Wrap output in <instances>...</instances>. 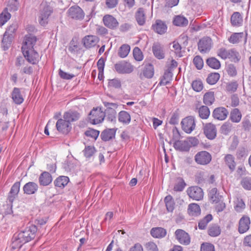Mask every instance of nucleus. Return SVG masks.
I'll return each mask as SVG.
<instances>
[{
  "label": "nucleus",
  "instance_id": "obj_3",
  "mask_svg": "<svg viewBox=\"0 0 251 251\" xmlns=\"http://www.w3.org/2000/svg\"><path fill=\"white\" fill-rule=\"evenodd\" d=\"M217 55L221 58L226 60L229 59L231 61L237 63L240 59L239 53L235 49L226 50L224 48H221L217 50Z\"/></svg>",
  "mask_w": 251,
  "mask_h": 251
},
{
  "label": "nucleus",
  "instance_id": "obj_52",
  "mask_svg": "<svg viewBox=\"0 0 251 251\" xmlns=\"http://www.w3.org/2000/svg\"><path fill=\"white\" fill-rule=\"evenodd\" d=\"M220 76L219 73H211L208 75L206 78L207 82L210 85L215 84L219 79Z\"/></svg>",
  "mask_w": 251,
  "mask_h": 251
},
{
  "label": "nucleus",
  "instance_id": "obj_41",
  "mask_svg": "<svg viewBox=\"0 0 251 251\" xmlns=\"http://www.w3.org/2000/svg\"><path fill=\"white\" fill-rule=\"evenodd\" d=\"M203 103L206 105H211L215 101L214 93L213 92H206L203 96Z\"/></svg>",
  "mask_w": 251,
  "mask_h": 251
},
{
  "label": "nucleus",
  "instance_id": "obj_28",
  "mask_svg": "<svg viewBox=\"0 0 251 251\" xmlns=\"http://www.w3.org/2000/svg\"><path fill=\"white\" fill-rule=\"evenodd\" d=\"M115 133L116 130L115 129H107L101 132L100 137L103 141H108L115 137Z\"/></svg>",
  "mask_w": 251,
  "mask_h": 251
},
{
  "label": "nucleus",
  "instance_id": "obj_8",
  "mask_svg": "<svg viewBox=\"0 0 251 251\" xmlns=\"http://www.w3.org/2000/svg\"><path fill=\"white\" fill-rule=\"evenodd\" d=\"M187 193L189 197L194 200L200 201L203 197V192L199 186L189 187L187 190Z\"/></svg>",
  "mask_w": 251,
  "mask_h": 251
},
{
  "label": "nucleus",
  "instance_id": "obj_7",
  "mask_svg": "<svg viewBox=\"0 0 251 251\" xmlns=\"http://www.w3.org/2000/svg\"><path fill=\"white\" fill-rule=\"evenodd\" d=\"M181 124L183 130L187 133H190L196 126L194 117L191 116L184 118Z\"/></svg>",
  "mask_w": 251,
  "mask_h": 251
},
{
  "label": "nucleus",
  "instance_id": "obj_12",
  "mask_svg": "<svg viewBox=\"0 0 251 251\" xmlns=\"http://www.w3.org/2000/svg\"><path fill=\"white\" fill-rule=\"evenodd\" d=\"M25 58L32 64H36L39 61V55L34 50H27L22 51Z\"/></svg>",
  "mask_w": 251,
  "mask_h": 251
},
{
  "label": "nucleus",
  "instance_id": "obj_37",
  "mask_svg": "<svg viewBox=\"0 0 251 251\" xmlns=\"http://www.w3.org/2000/svg\"><path fill=\"white\" fill-rule=\"evenodd\" d=\"M242 114L238 108H234L230 113V119L234 123H239L241 119Z\"/></svg>",
  "mask_w": 251,
  "mask_h": 251
},
{
  "label": "nucleus",
  "instance_id": "obj_63",
  "mask_svg": "<svg viewBox=\"0 0 251 251\" xmlns=\"http://www.w3.org/2000/svg\"><path fill=\"white\" fill-rule=\"evenodd\" d=\"M19 3L17 0H11L8 5V10L10 11H15L18 10Z\"/></svg>",
  "mask_w": 251,
  "mask_h": 251
},
{
  "label": "nucleus",
  "instance_id": "obj_14",
  "mask_svg": "<svg viewBox=\"0 0 251 251\" xmlns=\"http://www.w3.org/2000/svg\"><path fill=\"white\" fill-rule=\"evenodd\" d=\"M69 16L76 20L82 19L84 17V13L82 9L78 6L70 7L68 10Z\"/></svg>",
  "mask_w": 251,
  "mask_h": 251
},
{
  "label": "nucleus",
  "instance_id": "obj_21",
  "mask_svg": "<svg viewBox=\"0 0 251 251\" xmlns=\"http://www.w3.org/2000/svg\"><path fill=\"white\" fill-rule=\"evenodd\" d=\"M11 98L13 102L16 104H21L24 100L20 89L17 87L13 88L11 93Z\"/></svg>",
  "mask_w": 251,
  "mask_h": 251
},
{
  "label": "nucleus",
  "instance_id": "obj_38",
  "mask_svg": "<svg viewBox=\"0 0 251 251\" xmlns=\"http://www.w3.org/2000/svg\"><path fill=\"white\" fill-rule=\"evenodd\" d=\"M188 213L189 215L197 216L201 213V208L200 206L196 203H191L189 204L188 208Z\"/></svg>",
  "mask_w": 251,
  "mask_h": 251
},
{
  "label": "nucleus",
  "instance_id": "obj_30",
  "mask_svg": "<svg viewBox=\"0 0 251 251\" xmlns=\"http://www.w3.org/2000/svg\"><path fill=\"white\" fill-rule=\"evenodd\" d=\"M166 230L162 227H154L151 230V234L153 237L160 238L165 236Z\"/></svg>",
  "mask_w": 251,
  "mask_h": 251
},
{
  "label": "nucleus",
  "instance_id": "obj_23",
  "mask_svg": "<svg viewBox=\"0 0 251 251\" xmlns=\"http://www.w3.org/2000/svg\"><path fill=\"white\" fill-rule=\"evenodd\" d=\"M174 147L179 151H188L190 150V145L186 140H178L174 143Z\"/></svg>",
  "mask_w": 251,
  "mask_h": 251
},
{
  "label": "nucleus",
  "instance_id": "obj_26",
  "mask_svg": "<svg viewBox=\"0 0 251 251\" xmlns=\"http://www.w3.org/2000/svg\"><path fill=\"white\" fill-rule=\"evenodd\" d=\"M152 29L156 33L159 34L164 33L167 30L166 25L160 20H157L155 21L154 24L152 25Z\"/></svg>",
  "mask_w": 251,
  "mask_h": 251
},
{
  "label": "nucleus",
  "instance_id": "obj_16",
  "mask_svg": "<svg viewBox=\"0 0 251 251\" xmlns=\"http://www.w3.org/2000/svg\"><path fill=\"white\" fill-rule=\"evenodd\" d=\"M228 115L227 110L224 107L216 108L213 111L212 116L215 119L220 121L225 120Z\"/></svg>",
  "mask_w": 251,
  "mask_h": 251
},
{
  "label": "nucleus",
  "instance_id": "obj_1",
  "mask_svg": "<svg viewBox=\"0 0 251 251\" xmlns=\"http://www.w3.org/2000/svg\"><path fill=\"white\" fill-rule=\"evenodd\" d=\"M37 231V228L36 226L30 225L18 234H15L12 238V249H19L24 244L33 239Z\"/></svg>",
  "mask_w": 251,
  "mask_h": 251
},
{
  "label": "nucleus",
  "instance_id": "obj_18",
  "mask_svg": "<svg viewBox=\"0 0 251 251\" xmlns=\"http://www.w3.org/2000/svg\"><path fill=\"white\" fill-rule=\"evenodd\" d=\"M204 133L209 139H213L216 136V128L215 126L211 123L206 124L204 127Z\"/></svg>",
  "mask_w": 251,
  "mask_h": 251
},
{
  "label": "nucleus",
  "instance_id": "obj_39",
  "mask_svg": "<svg viewBox=\"0 0 251 251\" xmlns=\"http://www.w3.org/2000/svg\"><path fill=\"white\" fill-rule=\"evenodd\" d=\"M69 178L66 176H60L57 177L54 181V184L56 187L63 188L69 182Z\"/></svg>",
  "mask_w": 251,
  "mask_h": 251
},
{
  "label": "nucleus",
  "instance_id": "obj_31",
  "mask_svg": "<svg viewBox=\"0 0 251 251\" xmlns=\"http://www.w3.org/2000/svg\"><path fill=\"white\" fill-rule=\"evenodd\" d=\"M118 121L124 125H128L131 121L130 115L126 111H121L118 114Z\"/></svg>",
  "mask_w": 251,
  "mask_h": 251
},
{
  "label": "nucleus",
  "instance_id": "obj_36",
  "mask_svg": "<svg viewBox=\"0 0 251 251\" xmlns=\"http://www.w3.org/2000/svg\"><path fill=\"white\" fill-rule=\"evenodd\" d=\"M174 25L179 26H185L188 24V20L183 16H176L173 20Z\"/></svg>",
  "mask_w": 251,
  "mask_h": 251
},
{
  "label": "nucleus",
  "instance_id": "obj_32",
  "mask_svg": "<svg viewBox=\"0 0 251 251\" xmlns=\"http://www.w3.org/2000/svg\"><path fill=\"white\" fill-rule=\"evenodd\" d=\"M221 227L217 224H211L208 227V234L211 237H217L221 234Z\"/></svg>",
  "mask_w": 251,
  "mask_h": 251
},
{
  "label": "nucleus",
  "instance_id": "obj_42",
  "mask_svg": "<svg viewBox=\"0 0 251 251\" xmlns=\"http://www.w3.org/2000/svg\"><path fill=\"white\" fill-rule=\"evenodd\" d=\"M206 63L208 66L214 69H219L221 67L220 61L214 57L207 58Z\"/></svg>",
  "mask_w": 251,
  "mask_h": 251
},
{
  "label": "nucleus",
  "instance_id": "obj_19",
  "mask_svg": "<svg viewBox=\"0 0 251 251\" xmlns=\"http://www.w3.org/2000/svg\"><path fill=\"white\" fill-rule=\"evenodd\" d=\"M99 41V38L94 35L85 36L82 40L84 46L87 49L95 46Z\"/></svg>",
  "mask_w": 251,
  "mask_h": 251
},
{
  "label": "nucleus",
  "instance_id": "obj_10",
  "mask_svg": "<svg viewBox=\"0 0 251 251\" xmlns=\"http://www.w3.org/2000/svg\"><path fill=\"white\" fill-rule=\"evenodd\" d=\"M57 130L63 134H68L72 129L71 124L65 119H59L56 122Z\"/></svg>",
  "mask_w": 251,
  "mask_h": 251
},
{
  "label": "nucleus",
  "instance_id": "obj_50",
  "mask_svg": "<svg viewBox=\"0 0 251 251\" xmlns=\"http://www.w3.org/2000/svg\"><path fill=\"white\" fill-rule=\"evenodd\" d=\"M232 124L229 122H225L221 127V132L222 134L227 135L232 130Z\"/></svg>",
  "mask_w": 251,
  "mask_h": 251
},
{
  "label": "nucleus",
  "instance_id": "obj_20",
  "mask_svg": "<svg viewBox=\"0 0 251 251\" xmlns=\"http://www.w3.org/2000/svg\"><path fill=\"white\" fill-rule=\"evenodd\" d=\"M20 182H15L12 186L8 197V200L11 203L13 202V201L17 197L20 191Z\"/></svg>",
  "mask_w": 251,
  "mask_h": 251
},
{
  "label": "nucleus",
  "instance_id": "obj_17",
  "mask_svg": "<svg viewBox=\"0 0 251 251\" xmlns=\"http://www.w3.org/2000/svg\"><path fill=\"white\" fill-rule=\"evenodd\" d=\"M103 22L105 26L111 29H116L119 25L116 19L110 15H105L103 18Z\"/></svg>",
  "mask_w": 251,
  "mask_h": 251
},
{
  "label": "nucleus",
  "instance_id": "obj_49",
  "mask_svg": "<svg viewBox=\"0 0 251 251\" xmlns=\"http://www.w3.org/2000/svg\"><path fill=\"white\" fill-rule=\"evenodd\" d=\"M186 184L181 177H178L176 180V184L174 187V190L176 192L182 191Z\"/></svg>",
  "mask_w": 251,
  "mask_h": 251
},
{
  "label": "nucleus",
  "instance_id": "obj_59",
  "mask_svg": "<svg viewBox=\"0 0 251 251\" xmlns=\"http://www.w3.org/2000/svg\"><path fill=\"white\" fill-rule=\"evenodd\" d=\"M226 71L229 75L233 77L237 75V70L235 66L232 64H228L226 68Z\"/></svg>",
  "mask_w": 251,
  "mask_h": 251
},
{
  "label": "nucleus",
  "instance_id": "obj_33",
  "mask_svg": "<svg viewBox=\"0 0 251 251\" xmlns=\"http://www.w3.org/2000/svg\"><path fill=\"white\" fill-rule=\"evenodd\" d=\"M208 197L210 201L213 203L219 201L223 198V197L217 192L216 188H213L209 190Z\"/></svg>",
  "mask_w": 251,
  "mask_h": 251
},
{
  "label": "nucleus",
  "instance_id": "obj_27",
  "mask_svg": "<svg viewBox=\"0 0 251 251\" xmlns=\"http://www.w3.org/2000/svg\"><path fill=\"white\" fill-rule=\"evenodd\" d=\"M52 180L51 175L46 171L43 172L39 177V182L40 185L44 186L49 185L51 182Z\"/></svg>",
  "mask_w": 251,
  "mask_h": 251
},
{
  "label": "nucleus",
  "instance_id": "obj_4",
  "mask_svg": "<svg viewBox=\"0 0 251 251\" xmlns=\"http://www.w3.org/2000/svg\"><path fill=\"white\" fill-rule=\"evenodd\" d=\"M105 117V114L101 108H94L89 114V119L91 123L96 125L102 122Z\"/></svg>",
  "mask_w": 251,
  "mask_h": 251
},
{
  "label": "nucleus",
  "instance_id": "obj_13",
  "mask_svg": "<svg viewBox=\"0 0 251 251\" xmlns=\"http://www.w3.org/2000/svg\"><path fill=\"white\" fill-rule=\"evenodd\" d=\"M37 38L35 36L29 34L25 37V41L22 47V50L25 51L27 50H34V46L36 44Z\"/></svg>",
  "mask_w": 251,
  "mask_h": 251
},
{
  "label": "nucleus",
  "instance_id": "obj_43",
  "mask_svg": "<svg viewBox=\"0 0 251 251\" xmlns=\"http://www.w3.org/2000/svg\"><path fill=\"white\" fill-rule=\"evenodd\" d=\"M105 114L106 119L110 122H115L116 120V111L114 108L109 107L108 109H106L105 111L103 112Z\"/></svg>",
  "mask_w": 251,
  "mask_h": 251
},
{
  "label": "nucleus",
  "instance_id": "obj_64",
  "mask_svg": "<svg viewBox=\"0 0 251 251\" xmlns=\"http://www.w3.org/2000/svg\"><path fill=\"white\" fill-rule=\"evenodd\" d=\"M201 251H215L214 246L211 243H203L201 245Z\"/></svg>",
  "mask_w": 251,
  "mask_h": 251
},
{
  "label": "nucleus",
  "instance_id": "obj_46",
  "mask_svg": "<svg viewBox=\"0 0 251 251\" xmlns=\"http://www.w3.org/2000/svg\"><path fill=\"white\" fill-rule=\"evenodd\" d=\"M213 217L211 214H208L203 219L201 220L198 224V226L200 229H204L207 224L212 220Z\"/></svg>",
  "mask_w": 251,
  "mask_h": 251
},
{
  "label": "nucleus",
  "instance_id": "obj_11",
  "mask_svg": "<svg viewBox=\"0 0 251 251\" xmlns=\"http://www.w3.org/2000/svg\"><path fill=\"white\" fill-rule=\"evenodd\" d=\"M115 69L119 74H129L133 71V66L124 61L115 64Z\"/></svg>",
  "mask_w": 251,
  "mask_h": 251
},
{
  "label": "nucleus",
  "instance_id": "obj_2",
  "mask_svg": "<svg viewBox=\"0 0 251 251\" xmlns=\"http://www.w3.org/2000/svg\"><path fill=\"white\" fill-rule=\"evenodd\" d=\"M53 12L52 7L47 1H43L39 6L38 21L39 24L45 26L48 23V19Z\"/></svg>",
  "mask_w": 251,
  "mask_h": 251
},
{
  "label": "nucleus",
  "instance_id": "obj_48",
  "mask_svg": "<svg viewBox=\"0 0 251 251\" xmlns=\"http://www.w3.org/2000/svg\"><path fill=\"white\" fill-rule=\"evenodd\" d=\"M200 117L203 119H207L210 115V110L209 108L204 105L201 106L198 110Z\"/></svg>",
  "mask_w": 251,
  "mask_h": 251
},
{
  "label": "nucleus",
  "instance_id": "obj_55",
  "mask_svg": "<svg viewBox=\"0 0 251 251\" xmlns=\"http://www.w3.org/2000/svg\"><path fill=\"white\" fill-rule=\"evenodd\" d=\"M241 184L245 189L251 190V177L249 176L243 177L241 181Z\"/></svg>",
  "mask_w": 251,
  "mask_h": 251
},
{
  "label": "nucleus",
  "instance_id": "obj_22",
  "mask_svg": "<svg viewBox=\"0 0 251 251\" xmlns=\"http://www.w3.org/2000/svg\"><path fill=\"white\" fill-rule=\"evenodd\" d=\"M152 51L155 57L158 59H161L165 57L163 47L159 43L153 44Z\"/></svg>",
  "mask_w": 251,
  "mask_h": 251
},
{
  "label": "nucleus",
  "instance_id": "obj_58",
  "mask_svg": "<svg viewBox=\"0 0 251 251\" xmlns=\"http://www.w3.org/2000/svg\"><path fill=\"white\" fill-rule=\"evenodd\" d=\"M99 131L92 128H89L85 132L86 136L88 137H91L95 140L97 139L99 135Z\"/></svg>",
  "mask_w": 251,
  "mask_h": 251
},
{
  "label": "nucleus",
  "instance_id": "obj_61",
  "mask_svg": "<svg viewBox=\"0 0 251 251\" xmlns=\"http://www.w3.org/2000/svg\"><path fill=\"white\" fill-rule=\"evenodd\" d=\"M18 28V25L16 23H14L11 25L6 29L4 34L6 35H9L13 36V34L15 32Z\"/></svg>",
  "mask_w": 251,
  "mask_h": 251
},
{
  "label": "nucleus",
  "instance_id": "obj_5",
  "mask_svg": "<svg viewBox=\"0 0 251 251\" xmlns=\"http://www.w3.org/2000/svg\"><path fill=\"white\" fill-rule=\"evenodd\" d=\"M212 45L211 39L208 37H204L200 39L198 43V50L201 53H207L210 50Z\"/></svg>",
  "mask_w": 251,
  "mask_h": 251
},
{
  "label": "nucleus",
  "instance_id": "obj_15",
  "mask_svg": "<svg viewBox=\"0 0 251 251\" xmlns=\"http://www.w3.org/2000/svg\"><path fill=\"white\" fill-rule=\"evenodd\" d=\"M251 220L247 216H243L239 220L238 224V231L240 233L247 232L250 228Z\"/></svg>",
  "mask_w": 251,
  "mask_h": 251
},
{
  "label": "nucleus",
  "instance_id": "obj_45",
  "mask_svg": "<svg viewBox=\"0 0 251 251\" xmlns=\"http://www.w3.org/2000/svg\"><path fill=\"white\" fill-rule=\"evenodd\" d=\"M231 23L233 26H239L242 22V18L239 12H234L230 19Z\"/></svg>",
  "mask_w": 251,
  "mask_h": 251
},
{
  "label": "nucleus",
  "instance_id": "obj_53",
  "mask_svg": "<svg viewBox=\"0 0 251 251\" xmlns=\"http://www.w3.org/2000/svg\"><path fill=\"white\" fill-rule=\"evenodd\" d=\"M130 49V47L128 45H123L119 49L118 55L122 58L126 57L129 53Z\"/></svg>",
  "mask_w": 251,
  "mask_h": 251
},
{
  "label": "nucleus",
  "instance_id": "obj_6",
  "mask_svg": "<svg viewBox=\"0 0 251 251\" xmlns=\"http://www.w3.org/2000/svg\"><path fill=\"white\" fill-rule=\"evenodd\" d=\"M211 154L206 151H201L198 152L195 156V161L200 165H206L211 161Z\"/></svg>",
  "mask_w": 251,
  "mask_h": 251
},
{
  "label": "nucleus",
  "instance_id": "obj_40",
  "mask_svg": "<svg viewBox=\"0 0 251 251\" xmlns=\"http://www.w3.org/2000/svg\"><path fill=\"white\" fill-rule=\"evenodd\" d=\"M166 209L169 212L173 211L175 208V202L173 197L171 195L167 196L164 199Z\"/></svg>",
  "mask_w": 251,
  "mask_h": 251
},
{
  "label": "nucleus",
  "instance_id": "obj_54",
  "mask_svg": "<svg viewBox=\"0 0 251 251\" xmlns=\"http://www.w3.org/2000/svg\"><path fill=\"white\" fill-rule=\"evenodd\" d=\"M248 155L247 149L244 147H239L236 152V156L238 159H241L246 158Z\"/></svg>",
  "mask_w": 251,
  "mask_h": 251
},
{
  "label": "nucleus",
  "instance_id": "obj_51",
  "mask_svg": "<svg viewBox=\"0 0 251 251\" xmlns=\"http://www.w3.org/2000/svg\"><path fill=\"white\" fill-rule=\"evenodd\" d=\"M243 33H235L232 34L228 39L230 43L237 44L239 43L243 37Z\"/></svg>",
  "mask_w": 251,
  "mask_h": 251
},
{
  "label": "nucleus",
  "instance_id": "obj_25",
  "mask_svg": "<svg viewBox=\"0 0 251 251\" xmlns=\"http://www.w3.org/2000/svg\"><path fill=\"white\" fill-rule=\"evenodd\" d=\"M63 118L67 120L70 124L77 121L80 118V114L76 111L70 110L64 113Z\"/></svg>",
  "mask_w": 251,
  "mask_h": 251
},
{
  "label": "nucleus",
  "instance_id": "obj_57",
  "mask_svg": "<svg viewBox=\"0 0 251 251\" xmlns=\"http://www.w3.org/2000/svg\"><path fill=\"white\" fill-rule=\"evenodd\" d=\"M193 63L198 70H201L203 66V61L200 55L196 56L193 59Z\"/></svg>",
  "mask_w": 251,
  "mask_h": 251
},
{
  "label": "nucleus",
  "instance_id": "obj_47",
  "mask_svg": "<svg viewBox=\"0 0 251 251\" xmlns=\"http://www.w3.org/2000/svg\"><path fill=\"white\" fill-rule=\"evenodd\" d=\"M11 18V14L8 11V8H5L0 14V26H2Z\"/></svg>",
  "mask_w": 251,
  "mask_h": 251
},
{
  "label": "nucleus",
  "instance_id": "obj_56",
  "mask_svg": "<svg viewBox=\"0 0 251 251\" xmlns=\"http://www.w3.org/2000/svg\"><path fill=\"white\" fill-rule=\"evenodd\" d=\"M96 149L95 147L91 146H86L85 149L83 150L84 154L87 158L92 157Z\"/></svg>",
  "mask_w": 251,
  "mask_h": 251
},
{
  "label": "nucleus",
  "instance_id": "obj_34",
  "mask_svg": "<svg viewBox=\"0 0 251 251\" xmlns=\"http://www.w3.org/2000/svg\"><path fill=\"white\" fill-rule=\"evenodd\" d=\"M136 20L140 25H143L145 23V11L143 8H139L138 9L135 13Z\"/></svg>",
  "mask_w": 251,
  "mask_h": 251
},
{
  "label": "nucleus",
  "instance_id": "obj_44",
  "mask_svg": "<svg viewBox=\"0 0 251 251\" xmlns=\"http://www.w3.org/2000/svg\"><path fill=\"white\" fill-rule=\"evenodd\" d=\"M14 36L4 34L2 40V47L3 50H6L10 46Z\"/></svg>",
  "mask_w": 251,
  "mask_h": 251
},
{
  "label": "nucleus",
  "instance_id": "obj_24",
  "mask_svg": "<svg viewBox=\"0 0 251 251\" xmlns=\"http://www.w3.org/2000/svg\"><path fill=\"white\" fill-rule=\"evenodd\" d=\"M38 189V185L34 182H28L23 187L24 193L27 195H32L35 194Z\"/></svg>",
  "mask_w": 251,
  "mask_h": 251
},
{
  "label": "nucleus",
  "instance_id": "obj_29",
  "mask_svg": "<svg viewBox=\"0 0 251 251\" xmlns=\"http://www.w3.org/2000/svg\"><path fill=\"white\" fill-rule=\"evenodd\" d=\"M142 74L146 78H152L154 75L153 66L151 63L146 64L143 69Z\"/></svg>",
  "mask_w": 251,
  "mask_h": 251
},
{
  "label": "nucleus",
  "instance_id": "obj_9",
  "mask_svg": "<svg viewBox=\"0 0 251 251\" xmlns=\"http://www.w3.org/2000/svg\"><path fill=\"white\" fill-rule=\"evenodd\" d=\"M175 235L176 238L180 244L185 246L190 244L191 238L188 233L184 230L178 229L175 231Z\"/></svg>",
  "mask_w": 251,
  "mask_h": 251
},
{
  "label": "nucleus",
  "instance_id": "obj_62",
  "mask_svg": "<svg viewBox=\"0 0 251 251\" xmlns=\"http://www.w3.org/2000/svg\"><path fill=\"white\" fill-rule=\"evenodd\" d=\"M133 55L135 59L137 61H141L143 59V56L140 49L138 47H135L133 50Z\"/></svg>",
  "mask_w": 251,
  "mask_h": 251
},
{
  "label": "nucleus",
  "instance_id": "obj_60",
  "mask_svg": "<svg viewBox=\"0 0 251 251\" xmlns=\"http://www.w3.org/2000/svg\"><path fill=\"white\" fill-rule=\"evenodd\" d=\"M192 87L194 91L196 92H200L202 90L203 84L201 80H196L193 81L192 83Z\"/></svg>",
  "mask_w": 251,
  "mask_h": 251
},
{
  "label": "nucleus",
  "instance_id": "obj_35",
  "mask_svg": "<svg viewBox=\"0 0 251 251\" xmlns=\"http://www.w3.org/2000/svg\"><path fill=\"white\" fill-rule=\"evenodd\" d=\"M234 159V156L229 154L226 155L224 158L226 164L231 172H233L235 169L236 163Z\"/></svg>",
  "mask_w": 251,
  "mask_h": 251
}]
</instances>
